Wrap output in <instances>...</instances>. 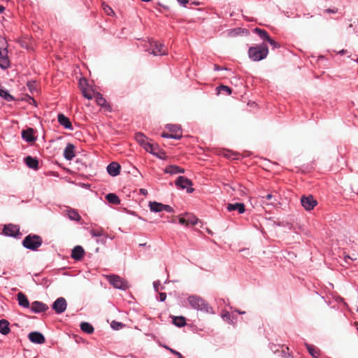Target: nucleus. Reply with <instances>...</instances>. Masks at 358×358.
<instances>
[{"mask_svg": "<svg viewBox=\"0 0 358 358\" xmlns=\"http://www.w3.org/2000/svg\"><path fill=\"white\" fill-rule=\"evenodd\" d=\"M268 53V48L264 43L250 47L248 50L249 57L255 62L265 59Z\"/></svg>", "mask_w": 358, "mask_h": 358, "instance_id": "obj_1", "label": "nucleus"}, {"mask_svg": "<svg viewBox=\"0 0 358 358\" xmlns=\"http://www.w3.org/2000/svg\"><path fill=\"white\" fill-rule=\"evenodd\" d=\"M187 301L192 308L198 311L209 313L211 309L204 299L196 295L189 296L187 298Z\"/></svg>", "mask_w": 358, "mask_h": 358, "instance_id": "obj_2", "label": "nucleus"}, {"mask_svg": "<svg viewBox=\"0 0 358 358\" xmlns=\"http://www.w3.org/2000/svg\"><path fill=\"white\" fill-rule=\"evenodd\" d=\"M43 240L40 236L36 234H29L23 241L22 245L30 250L36 251L41 246Z\"/></svg>", "mask_w": 358, "mask_h": 358, "instance_id": "obj_3", "label": "nucleus"}, {"mask_svg": "<svg viewBox=\"0 0 358 358\" xmlns=\"http://www.w3.org/2000/svg\"><path fill=\"white\" fill-rule=\"evenodd\" d=\"M148 51L155 56L165 55L167 54V49L164 44L158 43L157 41H151Z\"/></svg>", "mask_w": 358, "mask_h": 358, "instance_id": "obj_4", "label": "nucleus"}, {"mask_svg": "<svg viewBox=\"0 0 358 358\" xmlns=\"http://www.w3.org/2000/svg\"><path fill=\"white\" fill-rule=\"evenodd\" d=\"M108 280L110 285H113L116 289L125 290L129 287L127 282L118 275H108Z\"/></svg>", "mask_w": 358, "mask_h": 358, "instance_id": "obj_5", "label": "nucleus"}, {"mask_svg": "<svg viewBox=\"0 0 358 358\" xmlns=\"http://www.w3.org/2000/svg\"><path fill=\"white\" fill-rule=\"evenodd\" d=\"M175 185L182 189H187V192L188 193H192L194 191V189L192 187L193 185L192 180L184 176H178L175 182Z\"/></svg>", "mask_w": 358, "mask_h": 358, "instance_id": "obj_6", "label": "nucleus"}, {"mask_svg": "<svg viewBox=\"0 0 358 358\" xmlns=\"http://www.w3.org/2000/svg\"><path fill=\"white\" fill-rule=\"evenodd\" d=\"M66 301L63 297L57 299L52 305V309L57 314H61L64 313L66 309Z\"/></svg>", "mask_w": 358, "mask_h": 358, "instance_id": "obj_7", "label": "nucleus"}, {"mask_svg": "<svg viewBox=\"0 0 358 358\" xmlns=\"http://www.w3.org/2000/svg\"><path fill=\"white\" fill-rule=\"evenodd\" d=\"M301 203L306 210H311L317 205V202L312 195H308L307 196H303L301 198Z\"/></svg>", "mask_w": 358, "mask_h": 358, "instance_id": "obj_8", "label": "nucleus"}, {"mask_svg": "<svg viewBox=\"0 0 358 358\" xmlns=\"http://www.w3.org/2000/svg\"><path fill=\"white\" fill-rule=\"evenodd\" d=\"M136 141L145 148L147 152L154 153L153 145L148 141L147 137L141 133L136 135Z\"/></svg>", "mask_w": 358, "mask_h": 358, "instance_id": "obj_9", "label": "nucleus"}, {"mask_svg": "<svg viewBox=\"0 0 358 358\" xmlns=\"http://www.w3.org/2000/svg\"><path fill=\"white\" fill-rule=\"evenodd\" d=\"M48 306L45 303L43 302L35 301H34L30 306L31 311L34 313H41L45 312L48 310Z\"/></svg>", "mask_w": 358, "mask_h": 358, "instance_id": "obj_10", "label": "nucleus"}, {"mask_svg": "<svg viewBox=\"0 0 358 358\" xmlns=\"http://www.w3.org/2000/svg\"><path fill=\"white\" fill-rule=\"evenodd\" d=\"M19 231L17 225L9 224L4 226L3 232L6 236L15 237L19 234Z\"/></svg>", "mask_w": 358, "mask_h": 358, "instance_id": "obj_11", "label": "nucleus"}, {"mask_svg": "<svg viewBox=\"0 0 358 358\" xmlns=\"http://www.w3.org/2000/svg\"><path fill=\"white\" fill-rule=\"evenodd\" d=\"M28 338L30 341L34 343L43 344L45 341L44 336L38 331H32L29 333Z\"/></svg>", "mask_w": 358, "mask_h": 358, "instance_id": "obj_12", "label": "nucleus"}, {"mask_svg": "<svg viewBox=\"0 0 358 358\" xmlns=\"http://www.w3.org/2000/svg\"><path fill=\"white\" fill-rule=\"evenodd\" d=\"M8 51L6 48H0V68L6 69L10 66V61L7 56Z\"/></svg>", "mask_w": 358, "mask_h": 358, "instance_id": "obj_13", "label": "nucleus"}, {"mask_svg": "<svg viewBox=\"0 0 358 358\" xmlns=\"http://www.w3.org/2000/svg\"><path fill=\"white\" fill-rule=\"evenodd\" d=\"M57 120L60 125L63 126L65 129H67L70 131L73 130V125L70 121V120L66 117L64 114L60 113L57 116Z\"/></svg>", "mask_w": 358, "mask_h": 358, "instance_id": "obj_14", "label": "nucleus"}, {"mask_svg": "<svg viewBox=\"0 0 358 358\" xmlns=\"http://www.w3.org/2000/svg\"><path fill=\"white\" fill-rule=\"evenodd\" d=\"M120 165L115 162L110 163L107 166V171L111 176H117L120 172Z\"/></svg>", "mask_w": 358, "mask_h": 358, "instance_id": "obj_15", "label": "nucleus"}, {"mask_svg": "<svg viewBox=\"0 0 358 358\" xmlns=\"http://www.w3.org/2000/svg\"><path fill=\"white\" fill-rule=\"evenodd\" d=\"M79 85L82 90L83 95L87 99H92L93 98L91 92L92 91L85 87L87 85V80L85 79H80Z\"/></svg>", "mask_w": 358, "mask_h": 358, "instance_id": "obj_16", "label": "nucleus"}, {"mask_svg": "<svg viewBox=\"0 0 358 358\" xmlns=\"http://www.w3.org/2000/svg\"><path fill=\"white\" fill-rule=\"evenodd\" d=\"M227 209L229 212L237 210L240 214H243L245 211V207L243 203H229L227 206Z\"/></svg>", "mask_w": 358, "mask_h": 358, "instance_id": "obj_17", "label": "nucleus"}, {"mask_svg": "<svg viewBox=\"0 0 358 358\" xmlns=\"http://www.w3.org/2000/svg\"><path fill=\"white\" fill-rule=\"evenodd\" d=\"M75 146L71 143H68L64 150V157L67 160H71L74 157Z\"/></svg>", "mask_w": 358, "mask_h": 358, "instance_id": "obj_18", "label": "nucleus"}, {"mask_svg": "<svg viewBox=\"0 0 358 358\" xmlns=\"http://www.w3.org/2000/svg\"><path fill=\"white\" fill-rule=\"evenodd\" d=\"M22 138L27 142H34L36 138L34 136V129L29 128L22 131Z\"/></svg>", "mask_w": 358, "mask_h": 358, "instance_id": "obj_19", "label": "nucleus"}, {"mask_svg": "<svg viewBox=\"0 0 358 358\" xmlns=\"http://www.w3.org/2000/svg\"><path fill=\"white\" fill-rule=\"evenodd\" d=\"M84 253L83 248L80 245H77L72 250L71 257L73 259L80 260L83 258Z\"/></svg>", "mask_w": 358, "mask_h": 358, "instance_id": "obj_20", "label": "nucleus"}, {"mask_svg": "<svg viewBox=\"0 0 358 358\" xmlns=\"http://www.w3.org/2000/svg\"><path fill=\"white\" fill-rule=\"evenodd\" d=\"M26 165L32 169L37 170L38 169V162L36 158L27 156L24 158Z\"/></svg>", "mask_w": 358, "mask_h": 358, "instance_id": "obj_21", "label": "nucleus"}, {"mask_svg": "<svg viewBox=\"0 0 358 358\" xmlns=\"http://www.w3.org/2000/svg\"><path fill=\"white\" fill-rule=\"evenodd\" d=\"M17 301L20 306L26 308L29 307L30 304L29 300L27 297L25 296V294H24L23 293L19 292L17 294Z\"/></svg>", "mask_w": 358, "mask_h": 358, "instance_id": "obj_22", "label": "nucleus"}, {"mask_svg": "<svg viewBox=\"0 0 358 358\" xmlns=\"http://www.w3.org/2000/svg\"><path fill=\"white\" fill-rule=\"evenodd\" d=\"M92 94V96L96 99V101L98 105H99L101 107H106L107 106V101L103 97L102 94L99 92H94L93 91L91 92Z\"/></svg>", "mask_w": 358, "mask_h": 358, "instance_id": "obj_23", "label": "nucleus"}, {"mask_svg": "<svg viewBox=\"0 0 358 358\" xmlns=\"http://www.w3.org/2000/svg\"><path fill=\"white\" fill-rule=\"evenodd\" d=\"M150 210L154 213H159L163 211V203L157 201L149 202Z\"/></svg>", "mask_w": 358, "mask_h": 358, "instance_id": "obj_24", "label": "nucleus"}, {"mask_svg": "<svg viewBox=\"0 0 358 358\" xmlns=\"http://www.w3.org/2000/svg\"><path fill=\"white\" fill-rule=\"evenodd\" d=\"M9 332V322L6 320H0V333L3 335H7Z\"/></svg>", "mask_w": 358, "mask_h": 358, "instance_id": "obj_25", "label": "nucleus"}, {"mask_svg": "<svg viewBox=\"0 0 358 358\" xmlns=\"http://www.w3.org/2000/svg\"><path fill=\"white\" fill-rule=\"evenodd\" d=\"M80 329L88 334H91L94 332V327L93 326L87 322H83L80 324Z\"/></svg>", "mask_w": 358, "mask_h": 358, "instance_id": "obj_26", "label": "nucleus"}, {"mask_svg": "<svg viewBox=\"0 0 358 358\" xmlns=\"http://www.w3.org/2000/svg\"><path fill=\"white\" fill-rule=\"evenodd\" d=\"M0 96L7 101H13L15 100L13 96H12L9 92L0 87Z\"/></svg>", "mask_w": 358, "mask_h": 358, "instance_id": "obj_27", "label": "nucleus"}, {"mask_svg": "<svg viewBox=\"0 0 358 358\" xmlns=\"http://www.w3.org/2000/svg\"><path fill=\"white\" fill-rule=\"evenodd\" d=\"M67 215H68V217L71 220L78 222L81 219V217L79 215V213H78V211L76 210H74V209H69V210H67Z\"/></svg>", "mask_w": 358, "mask_h": 358, "instance_id": "obj_28", "label": "nucleus"}, {"mask_svg": "<svg viewBox=\"0 0 358 358\" xmlns=\"http://www.w3.org/2000/svg\"><path fill=\"white\" fill-rule=\"evenodd\" d=\"M305 345L309 352V354L313 357V358H317L320 355V350L316 348L315 346L305 343Z\"/></svg>", "mask_w": 358, "mask_h": 358, "instance_id": "obj_29", "label": "nucleus"}, {"mask_svg": "<svg viewBox=\"0 0 358 358\" xmlns=\"http://www.w3.org/2000/svg\"><path fill=\"white\" fill-rule=\"evenodd\" d=\"M106 199H107V201L110 203H113V204H119L120 203V200L119 199V197L113 194V193H109L106 196Z\"/></svg>", "mask_w": 358, "mask_h": 358, "instance_id": "obj_30", "label": "nucleus"}, {"mask_svg": "<svg viewBox=\"0 0 358 358\" xmlns=\"http://www.w3.org/2000/svg\"><path fill=\"white\" fill-rule=\"evenodd\" d=\"M253 31L258 34V36L264 41H266L269 38V35L267 31L259 28L254 29Z\"/></svg>", "mask_w": 358, "mask_h": 358, "instance_id": "obj_31", "label": "nucleus"}, {"mask_svg": "<svg viewBox=\"0 0 358 358\" xmlns=\"http://www.w3.org/2000/svg\"><path fill=\"white\" fill-rule=\"evenodd\" d=\"M173 324L178 327H182L186 324V321L184 317L178 316L173 318Z\"/></svg>", "mask_w": 358, "mask_h": 358, "instance_id": "obj_32", "label": "nucleus"}, {"mask_svg": "<svg viewBox=\"0 0 358 358\" xmlns=\"http://www.w3.org/2000/svg\"><path fill=\"white\" fill-rule=\"evenodd\" d=\"M222 319L229 323H234V320H236L230 313L227 310H223L221 315Z\"/></svg>", "mask_w": 358, "mask_h": 358, "instance_id": "obj_33", "label": "nucleus"}, {"mask_svg": "<svg viewBox=\"0 0 358 358\" xmlns=\"http://www.w3.org/2000/svg\"><path fill=\"white\" fill-rule=\"evenodd\" d=\"M185 217L187 221V226L195 225L198 222V219L192 214L186 213Z\"/></svg>", "mask_w": 358, "mask_h": 358, "instance_id": "obj_34", "label": "nucleus"}, {"mask_svg": "<svg viewBox=\"0 0 358 358\" xmlns=\"http://www.w3.org/2000/svg\"><path fill=\"white\" fill-rule=\"evenodd\" d=\"M178 169V166L169 165L166 167V169H164V172L166 173H169L171 175L177 174Z\"/></svg>", "mask_w": 358, "mask_h": 358, "instance_id": "obj_35", "label": "nucleus"}, {"mask_svg": "<svg viewBox=\"0 0 358 358\" xmlns=\"http://www.w3.org/2000/svg\"><path fill=\"white\" fill-rule=\"evenodd\" d=\"M167 128L172 133H177L178 131H179L180 130V127L177 124H168Z\"/></svg>", "mask_w": 358, "mask_h": 358, "instance_id": "obj_36", "label": "nucleus"}, {"mask_svg": "<svg viewBox=\"0 0 358 358\" xmlns=\"http://www.w3.org/2000/svg\"><path fill=\"white\" fill-rule=\"evenodd\" d=\"M266 41H268L270 43V45L273 46V48H280L279 43L273 40L270 36L268 39L266 40Z\"/></svg>", "mask_w": 358, "mask_h": 358, "instance_id": "obj_37", "label": "nucleus"}, {"mask_svg": "<svg viewBox=\"0 0 358 358\" xmlns=\"http://www.w3.org/2000/svg\"><path fill=\"white\" fill-rule=\"evenodd\" d=\"M218 88L220 90V92L223 91V92L228 93L229 94H230L231 93V89L227 86L221 85Z\"/></svg>", "mask_w": 358, "mask_h": 358, "instance_id": "obj_38", "label": "nucleus"}, {"mask_svg": "<svg viewBox=\"0 0 358 358\" xmlns=\"http://www.w3.org/2000/svg\"><path fill=\"white\" fill-rule=\"evenodd\" d=\"M90 234L92 235V237H99L101 236L103 234L101 231L92 229L90 231Z\"/></svg>", "mask_w": 358, "mask_h": 358, "instance_id": "obj_39", "label": "nucleus"}, {"mask_svg": "<svg viewBox=\"0 0 358 358\" xmlns=\"http://www.w3.org/2000/svg\"><path fill=\"white\" fill-rule=\"evenodd\" d=\"M111 327H112L113 329L117 330V329H120V327H122V324L120 323V322H117L113 321L111 323Z\"/></svg>", "mask_w": 358, "mask_h": 358, "instance_id": "obj_40", "label": "nucleus"}, {"mask_svg": "<svg viewBox=\"0 0 358 358\" xmlns=\"http://www.w3.org/2000/svg\"><path fill=\"white\" fill-rule=\"evenodd\" d=\"M265 198L267 199V200H271L272 199H274V201H271V205H275L276 203V202L278 201L277 199L275 198V196L271 194H268Z\"/></svg>", "mask_w": 358, "mask_h": 358, "instance_id": "obj_41", "label": "nucleus"}, {"mask_svg": "<svg viewBox=\"0 0 358 358\" xmlns=\"http://www.w3.org/2000/svg\"><path fill=\"white\" fill-rule=\"evenodd\" d=\"M163 210L164 211H166L168 213H173V208L169 206V205H165V204H163Z\"/></svg>", "mask_w": 358, "mask_h": 358, "instance_id": "obj_42", "label": "nucleus"}, {"mask_svg": "<svg viewBox=\"0 0 358 358\" xmlns=\"http://www.w3.org/2000/svg\"><path fill=\"white\" fill-rule=\"evenodd\" d=\"M179 223L180 224H182V225H185L187 226V221H186V217H185V215L181 216L180 218H179Z\"/></svg>", "mask_w": 358, "mask_h": 358, "instance_id": "obj_43", "label": "nucleus"}, {"mask_svg": "<svg viewBox=\"0 0 358 358\" xmlns=\"http://www.w3.org/2000/svg\"><path fill=\"white\" fill-rule=\"evenodd\" d=\"M160 282L159 280L153 282V287L155 292H158L159 289Z\"/></svg>", "mask_w": 358, "mask_h": 358, "instance_id": "obj_44", "label": "nucleus"}, {"mask_svg": "<svg viewBox=\"0 0 358 358\" xmlns=\"http://www.w3.org/2000/svg\"><path fill=\"white\" fill-rule=\"evenodd\" d=\"M169 351L176 355L178 358H184V357L178 351L173 350V349H169Z\"/></svg>", "mask_w": 358, "mask_h": 358, "instance_id": "obj_45", "label": "nucleus"}, {"mask_svg": "<svg viewBox=\"0 0 358 358\" xmlns=\"http://www.w3.org/2000/svg\"><path fill=\"white\" fill-rule=\"evenodd\" d=\"M166 299V294L164 292H161L159 294V299L160 301H164Z\"/></svg>", "mask_w": 358, "mask_h": 358, "instance_id": "obj_46", "label": "nucleus"}, {"mask_svg": "<svg viewBox=\"0 0 358 358\" xmlns=\"http://www.w3.org/2000/svg\"><path fill=\"white\" fill-rule=\"evenodd\" d=\"M181 137H182L181 134H178L177 133H173V134H172L171 138L179 140L181 138Z\"/></svg>", "mask_w": 358, "mask_h": 358, "instance_id": "obj_47", "label": "nucleus"}, {"mask_svg": "<svg viewBox=\"0 0 358 358\" xmlns=\"http://www.w3.org/2000/svg\"><path fill=\"white\" fill-rule=\"evenodd\" d=\"M337 11H338L337 8H333V9L328 8L325 10V12L327 13H337Z\"/></svg>", "mask_w": 358, "mask_h": 358, "instance_id": "obj_48", "label": "nucleus"}, {"mask_svg": "<svg viewBox=\"0 0 358 358\" xmlns=\"http://www.w3.org/2000/svg\"><path fill=\"white\" fill-rule=\"evenodd\" d=\"M171 136H172V134H169V133H163L162 134V137L163 138H171Z\"/></svg>", "mask_w": 358, "mask_h": 358, "instance_id": "obj_49", "label": "nucleus"}, {"mask_svg": "<svg viewBox=\"0 0 358 358\" xmlns=\"http://www.w3.org/2000/svg\"><path fill=\"white\" fill-rule=\"evenodd\" d=\"M177 1L183 6H185L186 4L188 3L187 0H177Z\"/></svg>", "mask_w": 358, "mask_h": 358, "instance_id": "obj_50", "label": "nucleus"}, {"mask_svg": "<svg viewBox=\"0 0 358 358\" xmlns=\"http://www.w3.org/2000/svg\"><path fill=\"white\" fill-rule=\"evenodd\" d=\"M140 192H141V194H143L144 196L148 194V190L145 189H140Z\"/></svg>", "mask_w": 358, "mask_h": 358, "instance_id": "obj_51", "label": "nucleus"}, {"mask_svg": "<svg viewBox=\"0 0 358 358\" xmlns=\"http://www.w3.org/2000/svg\"><path fill=\"white\" fill-rule=\"evenodd\" d=\"M185 173V169L178 166V173Z\"/></svg>", "mask_w": 358, "mask_h": 358, "instance_id": "obj_52", "label": "nucleus"}, {"mask_svg": "<svg viewBox=\"0 0 358 358\" xmlns=\"http://www.w3.org/2000/svg\"><path fill=\"white\" fill-rule=\"evenodd\" d=\"M346 52H347V50H346L343 49V50H340L338 53L339 55H343V54H345Z\"/></svg>", "mask_w": 358, "mask_h": 358, "instance_id": "obj_53", "label": "nucleus"}, {"mask_svg": "<svg viewBox=\"0 0 358 358\" xmlns=\"http://www.w3.org/2000/svg\"><path fill=\"white\" fill-rule=\"evenodd\" d=\"M5 10V8L0 4V13H3Z\"/></svg>", "mask_w": 358, "mask_h": 358, "instance_id": "obj_54", "label": "nucleus"}, {"mask_svg": "<svg viewBox=\"0 0 358 358\" xmlns=\"http://www.w3.org/2000/svg\"><path fill=\"white\" fill-rule=\"evenodd\" d=\"M215 71H220L222 69L220 68L217 65H215V68H214Z\"/></svg>", "mask_w": 358, "mask_h": 358, "instance_id": "obj_55", "label": "nucleus"}, {"mask_svg": "<svg viewBox=\"0 0 358 358\" xmlns=\"http://www.w3.org/2000/svg\"><path fill=\"white\" fill-rule=\"evenodd\" d=\"M108 10H107V12H108V15H109L110 13H113V10H112L110 8L108 7Z\"/></svg>", "mask_w": 358, "mask_h": 358, "instance_id": "obj_56", "label": "nucleus"}, {"mask_svg": "<svg viewBox=\"0 0 358 358\" xmlns=\"http://www.w3.org/2000/svg\"><path fill=\"white\" fill-rule=\"evenodd\" d=\"M108 10H107V12H108V15H109L110 13H113V10H112L110 8L108 7Z\"/></svg>", "mask_w": 358, "mask_h": 358, "instance_id": "obj_57", "label": "nucleus"}, {"mask_svg": "<svg viewBox=\"0 0 358 358\" xmlns=\"http://www.w3.org/2000/svg\"><path fill=\"white\" fill-rule=\"evenodd\" d=\"M235 311H236V312H237V313H238V314H240V315H242V314H244V313H245V312H244V311H241V310H236Z\"/></svg>", "mask_w": 358, "mask_h": 358, "instance_id": "obj_58", "label": "nucleus"}, {"mask_svg": "<svg viewBox=\"0 0 358 358\" xmlns=\"http://www.w3.org/2000/svg\"><path fill=\"white\" fill-rule=\"evenodd\" d=\"M163 347H164L165 349L168 350H169V349H171V348H169V346L165 345H163Z\"/></svg>", "mask_w": 358, "mask_h": 358, "instance_id": "obj_59", "label": "nucleus"}, {"mask_svg": "<svg viewBox=\"0 0 358 358\" xmlns=\"http://www.w3.org/2000/svg\"><path fill=\"white\" fill-rule=\"evenodd\" d=\"M352 59V60H354V61H355L356 62H357V63H358V58H357V59Z\"/></svg>", "mask_w": 358, "mask_h": 358, "instance_id": "obj_60", "label": "nucleus"}, {"mask_svg": "<svg viewBox=\"0 0 358 358\" xmlns=\"http://www.w3.org/2000/svg\"><path fill=\"white\" fill-rule=\"evenodd\" d=\"M145 244H139V246H144Z\"/></svg>", "mask_w": 358, "mask_h": 358, "instance_id": "obj_61", "label": "nucleus"}, {"mask_svg": "<svg viewBox=\"0 0 358 358\" xmlns=\"http://www.w3.org/2000/svg\"><path fill=\"white\" fill-rule=\"evenodd\" d=\"M357 330H358V327H357Z\"/></svg>", "mask_w": 358, "mask_h": 358, "instance_id": "obj_62", "label": "nucleus"}]
</instances>
